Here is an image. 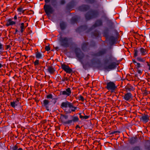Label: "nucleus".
Returning a JSON list of instances; mask_svg holds the SVG:
<instances>
[{"mask_svg":"<svg viewBox=\"0 0 150 150\" xmlns=\"http://www.w3.org/2000/svg\"><path fill=\"white\" fill-rule=\"evenodd\" d=\"M58 98H54L52 99V102L54 105L57 102V100L58 99Z\"/></svg>","mask_w":150,"mask_h":150,"instance_id":"4c0bfd02","label":"nucleus"},{"mask_svg":"<svg viewBox=\"0 0 150 150\" xmlns=\"http://www.w3.org/2000/svg\"><path fill=\"white\" fill-rule=\"evenodd\" d=\"M87 28V26L86 25H81L78 27L76 31L77 32H79L86 30Z\"/></svg>","mask_w":150,"mask_h":150,"instance_id":"a878e982","label":"nucleus"},{"mask_svg":"<svg viewBox=\"0 0 150 150\" xmlns=\"http://www.w3.org/2000/svg\"><path fill=\"white\" fill-rule=\"evenodd\" d=\"M115 134V131H113V132H111L110 134V135H111V134Z\"/></svg>","mask_w":150,"mask_h":150,"instance_id":"e2e57ef3","label":"nucleus"},{"mask_svg":"<svg viewBox=\"0 0 150 150\" xmlns=\"http://www.w3.org/2000/svg\"><path fill=\"white\" fill-rule=\"evenodd\" d=\"M58 40L60 45L65 48L76 45L73 42L72 38H71L63 37L62 35H61Z\"/></svg>","mask_w":150,"mask_h":150,"instance_id":"f03ea898","label":"nucleus"},{"mask_svg":"<svg viewBox=\"0 0 150 150\" xmlns=\"http://www.w3.org/2000/svg\"><path fill=\"white\" fill-rule=\"evenodd\" d=\"M149 117L147 115L144 114L140 118V121L146 123L149 120Z\"/></svg>","mask_w":150,"mask_h":150,"instance_id":"6ab92c4d","label":"nucleus"},{"mask_svg":"<svg viewBox=\"0 0 150 150\" xmlns=\"http://www.w3.org/2000/svg\"><path fill=\"white\" fill-rule=\"evenodd\" d=\"M117 64L115 62H111L108 66L104 67L103 69L108 71L115 69L117 67Z\"/></svg>","mask_w":150,"mask_h":150,"instance_id":"ddd939ff","label":"nucleus"},{"mask_svg":"<svg viewBox=\"0 0 150 150\" xmlns=\"http://www.w3.org/2000/svg\"><path fill=\"white\" fill-rule=\"evenodd\" d=\"M132 62L135 65L137 63L134 59H132Z\"/></svg>","mask_w":150,"mask_h":150,"instance_id":"5fc2aeb1","label":"nucleus"},{"mask_svg":"<svg viewBox=\"0 0 150 150\" xmlns=\"http://www.w3.org/2000/svg\"><path fill=\"white\" fill-rule=\"evenodd\" d=\"M123 99L127 101H129L131 100L133 98V96L132 94L129 92L127 93H125L124 95L122 96Z\"/></svg>","mask_w":150,"mask_h":150,"instance_id":"dca6fc26","label":"nucleus"},{"mask_svg":"<svg viewBox=\"0 0 150 150\" xmlns=\"http://www.w3.org/2000/svg\"><path fill=\"white\" fill-rule=\"evenodd\" d=\"M86 1L90 4H93L96 2V0H86Z\"/></svg>","mask_w":150,"mask_h":150,"instance_id":"37998d69","label":"nucleus"},{"mask_svg":"<svg viewBox=\"0 0 150 150\" xmlns=\"http://www.w3.org/2000/svg\"><path fill=\"white\" fill-rule=\"evenodd\" d=\"M19 25H20V31L21 33H23L25 30L26 27L24 26V23H21L20 24H19Z\"/></svg>","mask_w":150,"mask_h":150,"instance_id":"473e14b6","label":"nucleus"},{"mask_svg":"<svg viewBox=\"0 0 150 150\" xmlns=\"http://www.w3.org/2000/svg\"><path fill=\"white\" fill-rule=\"evenodd\" d=\"M83 116L81 115L80 116H79V117L81 119H83Z\"/></svg>","mask_w":150,"mask_h":150,"instance_id":"338daca9","label":"nucleus"},{"mask_svg":"<svg viewBox=\"0 0 150 150\" xmlns=\"http://www.w3.org/2000/svg\"><path fill=\"white\" fill-rule=\"evenodd\" d=\"M42 106L45 108L47 111L50 110L51 104L49 100L46 99H44L43 100L42 103Z\"/></svg>","mask_w":150,"mask_h":150,"instance_id":"9b49d317","label":"nucleus"},{"mask_svg":"<svg viewBox=\"0 0 150 150\" xmlns=\"http://www.w3.org/2000/svg\"><path fill=\"white\" fill-rule=\"evenodd\" d=\"M20 99V98H17L15 100L11 102H10V106L15 109H16V108H17V107H19V110H23V109L22 108V106H21V103L19 102Z\"/></svg>","mask_w":150,"mask_h":150,"instance_id":"6e6552de","label":"nucleus"},{"mask_svg":"<svg viewBox=\"0 0 150 150\" xmlns=\"http://www.w3.org/2000/svg\"><path fill=\"white\" fill-rule=\"evenodd\" d=\"M18 32V30L17 29H15V32L14 33V34H16Z\"/></svg>","mask_w":150,"mask_h":150,"instance_id":"052dcab7","label":"nucleus"},{"mask_svg":"<svg viewBox=\"0 0 150 150\" xmlns=\"http://www.w3.org/2000/svg\"><path fill=\"white\" fill-rule=\"evenodd\" d=\"M107 50L105 48H102L98 50L97 52L93 53L92 55L94 57H100L106 54Z\"/></svg>","mask_w":150,"mask_h":150,"instance_id":"f8f14e48","label":"nucleus"},{"mask_svg":"<svg viewBox=\"0 0 150 150\" xmlns=\"http://www.w3.org/2000/svg\"><path fill=\"white\" fill-rule=\"evenodd\" d=\"M67 25L64 22H62L60 23V27L61 30H63L66 28Z\"/></svg>","mask_w":150,"mask_h":150,"instance_id":"c756f323","label":"nucleus"},{"mask_svg":"<svg viewBox=\"0 0 150 150\" xmlns=\"http://www.w3.org/2000/svg\"><path fill=\"white\" fill-rule=\"evenodd\" d=\"M10 150H24L22 148L20 147L19 144L17 143L15 145H11L10 146Z\"/></svg>","mask_w":150,"mask_h":150,"instance_id":"412c9836","label":"nucleus"},{"mask_svg":"<svg viewBox=\"0 0 150 150\" xmlns=\"http://www.w3.org/2000/svg\"><path fill=\"white\" fill-rule=\"evenodd\" d=\"M108 59L105 58L103 59V62L105 64H107L109 62H111L115 60V59L113 57L111 53L109 54L108 55Z\"/></svg>","mask_w":150,"mask_h":150,"instance_id":"f3484780","label":"nucleus"},{"mask_svg":"<svg viewBox=\"0 0 150 150\" xmlns=\"http://www.w3.org/2000/svg\"><path fill=\"white\" fill-rule=\"evenodd\" d=\"M47 71L51 74H53L55 71L54 68L52 66H49L47 69Z\"/></svg>","mask_w":150,"mask_h":150,"instance_id":"cd10ccee","label":"nucleus"},{"mask_svg":"<svg viewBox=\"0 0 150 150\" xmlns=\"http://www.w3.org/2000/svg\"><path fill=\"white\" fill-rule=\"evenodd\" d=\"M60 107L64 110V113L66 114L75 112L77 109V107L74 106V103L68 101L62 102L61 104Z\"/></svg>","mask_w":150,"mask_h":150,"instance_id":"f257e3e1","label":"nucleus"},{"mask_svg":"<svg viewBox=\"0 0 150 150\" xmlns=\"http://www.w3.org/2000/svg\"><path fill=\"white\" fill-rule=\"evenodd\" d=\"M45 49L46 51H50V47H49V45L46 46L45 47Z\"/></svg>","mask_w":150,"mask_h":150,"instance_id":"de8ad7c7","label":"nucleus"},{"mask_svg":"<svg viewBox=\"0 0 150 150\" xmlns=\"http://www.w3.org/2000/svg\"><path fill=\"white\" fill-rule=\"evenodd\" d=\"M125 89L126 92H127L128 91H133L135 90L134 88L131 84L129 83H128L125 86Z\"/></svg>","mask_w":150,"mask_h":150,"instance_id":"b1692460","label":"nucleus"},{"mask_svg":"<svg viewBox=\"0 0 150 150\" xmlns=\"http://www.w3.org/2000/svg\"><path fill=\"white\" fill-rule=\"evenodd\" d=\"M115 133H120V132L119 131H115Z\"/></svg>","mask_w":150,"mask_h":150,"instance_id":"69168bd1","label":"nucleus"},{"mask_svg":"<svg viewBox=\"0 0 150 150\" xmlns=\"http://www.w3.org/2000/svg\"><path fill=\"white\" fill-rule=\"evenodd\" d=\"M137 57L136 59L138 61L143 63H144L145 62V57H141L139 56Z\"/></svg>","mask_w":150,"mask_h":150,"instance_id":"2f4dec72","label":"nucleus"},{"mask_svg":"<svg viewBox=\"0 0 150 150\" xmlns=\"http://www.w3.org/2000/svg\"><path fill=\"white\" fill-rule=\"evenodd\" d=\"M11 47V46L9 45H7L6 46V49H8L9 48H10Z\"/></svg>","mask_w":150,"mask_h":150,"instance_id":"6e6d98bb","label":"nucleus"},{"mask_svg":"<svg viewBox=\"0 0 150 150\" xmlns=\"http://www.w3.org/2000/svg\"><path fill=\"white\" fill-rule=\"evenodd\" d=\"M108 40L109 42V44L111 46H112L116 43V39L115 37L113 36L109 37Z\"/></svg>","mask_w":150,"mask_h":150,"instance_id":"5701e85b","label":"nucleus"},{"mask_svg":"<svg viewBox=\"0 0 150 150\" xmlns=\"http://www.w3.org/2000/svg\"><path fill=\"white\" fill-rule=\"evenodd\" d=\"M146 149L147 150H150V145L147 147L146 148Z\"/></svg>","mask_w":150,"mask_h":150,"instance_id":"680f3d73","label":"nucleus"},{"mask_svg":"<svg viewBox=\"0 0 150 150\" xmlns=\"http://www.w3.org/2000/svg\"><path fill=\"white\" fill-rule=\"evenodd\" d=\"M78 99L79 100H81L82 102H83L84 101V98L83 97L80 95V96H79L78 97Z\"/></svg>","mask_w":150,"mask_h":150,"instance_id":"58836bf2","label":"nucleus"},{"mask_svg":"<svg viewBox=\"0 0 150 150\" xmlns=\"http://www.w3.org/2000/svg\"><path fill=\"white\" fill-rule=\"evenodd\" d=\"M144 94H145V95H147L148 94V93L147 92L146 89H145L144 91Z\"/></svg>","mask_w":150,"mask_h":150,"instance_id":"13d9d810","label":"nucleus"},{"mask_svg":"<svg viewBox=\"0 0 150 150\" xmlns=\"http://www.w3.org/2000/svg\"><path fill=\"white\" fill-rule=\"evenodd\" d=\"M17 15H16V14L14 17V19L15 20H16L17 19Z\"/></svg>","mask_w":150,"mask_h":150,"instance_id":"bf43d9fd","label":"nucleus"},{"mask_svg":"<svg viewBox=\"0 0 150 150\" xmlns=\"http://www.w3.org/2000/svg\"><path fill=\"white\" fill-rule=\"evenodd\" d=\"M51 1V2L52 5L55 7L57 5V0H45V2L46 3H48L50 2Z\"/></svg>","mask_w":150,"mask_h":150,"instance_id":"bb28decb","label":"nucleus"},{"mask_svg":"<svg viewBox=\"0 0 150 150\" xmlns=\"http://www.w3.org/2000/svg\"><path fill=\"white\" fill-rule=\"evenodd\" d=\"M75 53L76 57L79 59V61H82V59L84 57V54L82 52L80 49L78 48H76L74 50Z\"/></svg>","mask_w":150,"mask_h":150,"instance_id":"9d476101","label":"nucleus"},{"mask_svg":"<svg viewBox=\"0 0 150 150\" xmlns=\"http://www.w3.org/2000/svg\"><path fill=\"white\" fill-rule=\"evenodd\" d=\"M4 50L3 45H2L0 42V51H2Z\"/></svg>","mask_w":150,"mask_h":150,"instance_id":"a18cd8bd","label":"nucleus"},{"mask_svg":"<svg viewBox=\"0 0 150 150\" xmlns=\"http://www.w3.org/2000/svg\"><path fill=\"white\" fill-rule=\"evenodd\" d=\"M99 16V11L98 10H91L85 14V17L87 20L96 18Z\"/></svg>","mask_w":150,"mask_h":150,"instance_id":"39448f33","label":"nucleus"},{"mask_svg":"<svg viewBox=\"0 0 150 150\" xmlns=\"http://www.w3.org/2000/svg\"><path fill=\"white\" fill-rule=\"evenodd\" d=\"M146 63L147 66L149 67L148 69L150 70V62H146Z\"/></svg>","mask_w":150,"mask_h":150,"instance_id":"09e8293b","label":"nucleus"},{"mask_svg":"<svg viewBox=\"0 0 150 150\" xmlns=\"http://www.w3.org/2000/svg\"><path fill=\"white\" fill-rule=\"evenodd\" d=\"M136 68L137 69H139V68H140L141 66V64L139 62H137L135 64Z\"/></svg>","mask_w":150,"mask_h":150,"instance_id":"a19ab883","label":"nucleus"},{"mask_svg":"<svg viewBox=\"0 0 150 150\" xmlns=\"http://www.w3.org/2000/svg\"><path fill=\"white\" fill-rule=\"evenodd\" d=\"M71 117L72 118V120H69L67 121H65V120L67 119L68 118V116L67 115L61 114L60 117V119L62 122L65 125L70 126L71 124L73 122H76L79 121V119L77 116L71 115Z\"/></svg>","mask_w":150,"mask_h":150,"instance_id":"7ed1b4c3","label":"nucleus"},{"mask_svg":"<svg viewBox=\"0 0 150 150\" xmlns=\"http://www.w3.org/2000/svg\"><path fill=\"white\" fill-rule=\"evenodd\" d=\"M6 22L5 25L7 27H8L10 25H16V21H12L11 18H9L6 21Z\"/></svg>","mask_w":150,"mask_h":150,"instance_id":"393cba45","label":"nucleus"},{"mask_svg":"<svg viewBox=\"0 0 150 150\" xmlns=\"http://www.w3.org/2000/svg\"><path fill=\"white\" fill-rule=\"evenodd\" d=\"M96 45L95 42L93 41H92L91 42L90 46L91 47H94Z\"/></svg>","mask_w":150,"mask_h":150,"instance_id":"c03bdc74","label":"nucleus"},{"mask_svg":"<svg viewBox=\"0 0 150 150\" xmlns=\"http://www.w3.org/2000/svg\"><path fill=\"white\" fill-rule=\"evenodd\" d=\"M137 138L136 137H132L128 141L131 144H133L135 143L137 141Z\"/></svg>","mask_w":150,"mask_h":150,"instance_id":"c85d7f7f","label":"nucleus"},{"mask_svg":"<svg viewBox=\"0 0 150 150\" xmlns=\"http://www.w3.org/2000/svg\"><path fill=\"white\" fill-rule=\"evenodd\" d=\"M92 35L96 37H98L99 35V33L98 31L97 30H95L92 33Z\"/></svg>","mask_w":150,"mask_h":150,"instance_id":"f704fd0d","label":"nucleus"},{"mask_svg":"<svg viewBox=\"0 0 150 150\" xmlns=\"http://www.w3.org/2000/svg\"><path fill=\"white\" fill-rule=\"evenodd\" d=\"M61 67L67 73L70 74L72 72V69L70 68L68 66L64 64H61Z\"/></svg>","mask_w":150,"mask_h":150,"instance_id":"2eb2a0df","label":"nucleus"},{"mask_svg":"<svg viewBox=\"0 0 150 150\" xmlns=\"http://www.w3.org/2000/svg\"><path fill=\"white\" fill-rule=\"evenodd\" d=\"M88 45V42H85L83 43L81 46V49L83 51L86 50Z\"/></svg>","mask_w":150,"mask_h":150,"instance_id":"7c9ffc66","label":"nucleus"},{"mask_svg":"<svg viewBox=\"0 0 150 150\" xmlns=\"http://www.w3.org/2000/svg\"><path fill=\"white\" fill-rule=\"evenodd\" d=\"M39 64V60H36L34 62V64L35 66H36L38 65Z\"/></svg>","mask_w":150,"mask_h":150,"instance_id":"49530a36","label":"nucleus"},{"mask_svg":"<svg viewBox=\"0 0 150 150\" xmlns=\"http://www.w3.org/2000/svg\"><path fill=\"white\" fill-rule=\"evenodd\" d=\"M76 1L74 0H72L67 5V9L69 10L71 9L76 4Z\"/></svg>","mask_w":150,"mask_h":150,"instance_id":"aec40b11","label":"nucleus"},{"mask_svg":"<svg viewBox=\"0 0 150 150\" xmlns=\"http://www.w3.org/2000/svg\"><path fill=\"white\" fill-rule=\"evenodd\" d=\"M90 6L87 5H83L79 7V10L82 11H86L89 9Z\"/></svg>","mask_w":150,"mask_h":150,"instance_id":"4be33fe9","label":"nucleus"},{"mask_svg":"<svg viewBox=\"0 0 150 150\" xmlns=\"http://www.w3.org/2000/svg\"><path fill=\"white\" fill-rule=\"evenodd\" d=\"M38 51L35 53L36 58L37 59L41 58L42 57V54L38 52Z\"/></svg>","mask_w":150,"mask_h":150,"instance_id":"72a5a7b5","label":"nucleus"},{"mask_svg":"<svg viewBox=\"0 0 150 150\" xmlns=\"http://www.w3.org/2000/svg\"><path fill=\"white\" fill-rule=\"evenodd\" d=\"M76 129H77V128H79V129H80L81 127H80L78 125H77L76 126Z\"/></svg>","mask_w":150,"mask_h":150,"instance_id":"4d7b16f0","label":"nucleus"},{"mask_svg":"<svg viewBox=\"0 0 150 150\" xmlns=\"http://www.w3.org/2000/svg\"><path fill=\"white\" fill-rule=\"evenodd\" d=\"M148 50L143 47H141L138 49H134L133 51L134 57L136 58L140 55L145 56L148 54Z\"/></svg>","mask_w":150,"mask_h":150,"instance_id":"423d86ee","label":"nucleus"},{"mask_svg":"<svg viewBox=\"0 0 150 150\" xmlns=\"http://www.w3.org/2000/svg\"><path fill=\"white\" fill-rule=\"evenodd\" d=\"M17 10L18 12H20V14H21V13L23 14H24L25 11V10H23V8L21 7L18 8L17 9Z\"/></svg>","mask_w":150,"mask_h":150,"instance_id":"e433bc0d","label":"nucleus"},{"mask_svg":"<svg viewBox=\"0 0 150 150\" xmlns=\"http://www.w3.org/2000/svg\"><path fill=\"white\" fill-rule=\"evenodd\" d=\"M133 150H140V149L138 146H135L133 148Z\"/></svg>","mask_w":150,"mask_h":150,"instance_id":"3c124183","label":"nucleus"},{"mask_svg":"<svg viewBox=\"0 0 150 150\" xmlns=\"http://www.w3.org/2000/svg\"><path fill=\"white\" fill-rule=\"evenodd\" d=\"M65 3V0H61L60 1V4L62 5L64 4Z\"/></svg>","mask_w":150,"mask_h":150,"instance_id":"8fccbe9b","label":"nucleus"},{"mask_svg":"<svg viewBox=\"0 0 150 150\" xmlns=\"http://www.w3.org/2000/svg\"><path fill=\"white\" fill-rule=\"evenodd\" d=\"M77 21V19L75 17H73L71 20V22L72 23L74 24L76 23Z\"/></svg>","mask_w":150,"mask_h":150,"instance_id":"c9c22d12","label":"nucleus"},{"mask_svg":"<svg viewBox=\"0 0 150 150\" xmlns=\"http://www.w3.org/2000/svg\"><path fill=\"white\" fill-rule=\"evenodd\" d=\"M65 75H66V74H65L64 75V76L63 77V78L62 79V81H68V80L69 79L67 77H65Z\"/></svg>","mask_w":150,"mask_h":150,"instance_id":"79ce46f5","label":"nucleus"},{"mask_svg":"<svg viewBox=\"0 0 150 150\" xmlns=\"http://www.w3.org/2000/svg\"><path fill=\"white\" fill-rule=\"evenodd\" d=\"M46 98L49 99H52L53 98V96L52 94L50 93L47 95L46 96Z\"/></svg>","mask_w":150,"mask_h":150,"instance_id":"ea45409f","label":"nucleus"},{"mask_svg":"<svg viewBox=\"0 0 150 150\" xmlns=\"http://www.w3.org/2000/svg\"><path fill=\"white\" fill-rule=\"evenodd\" d=\"M89 117H90L89 116L85 115V116H83V119H88Z\"/></svg>","mask_w":150,"mask_h":150,"instance_id":"603ef678","label":"nucleus"},{"mask_svg":"<svg viewBox=\"0 0 150 150\" xmlns=\"http://www.w3.org/2000/svg\"><path fill=\"white\" fill-rule=\"evenodd\" d=\"M71 93V90L70 88H67L65 90L61 91L59 93L60 95L66 96L67 97L70 96Z\"/></svg>","mask_w":150,"mask_h":150,"instance_id":"4468645a","label":"nucleus"},{"mask_svg":"<svg viewBox=\"0 0 150 150\" xmlns=\"http://www.w3.org/2000/svg\"><path fill=\"white\" fill-rule=\"evenodd\" d=\"M86 62L84 63L82 61H80L81 64L82 65L83 68L85 70L87 69L88 68L93 67L95 62L93 59L90 61L88 60L90 57V56L88 55H86L85 56Z\"/></svg>","mask_w":150,"mask_h":150,"instance_id":"20e7f679","label":"nucleus"},{"mask_svg":"<svg viewBox=\"0 0 150 150\" xmlns=\"http://www.w3.org/2000/svg\"><path fill=\"white\" fill-rule=\"evenodd\" d=\"M44 9L48 16L53 13V9L50 5L45 4L44 6Z\"/></svg>","mask_w":150,"mask_h":150,"instance_id":"1a4fd4ad","label":"nucleus"},{"mask_svg":"<svg viewBox=\"0 0 150 150\" xmlns=\"http://www.w3.org/2000/svg\"><path fill=\"white\" fill-rule=\"evenodd\" d=\"M3 67L1 63H0V68H1Z\"/></svg>","mask_w":150,"mask_h":150,"instance_id":"774afa93","label":"nucleus"},{"mask_svg":"<svg viewBox=\"0 0 150 150\" xmlns=\"http://www.w3.org/2000/svg\"><path fill=\"white\" fill-rule=\"evenodd\" d=\"M137 72H138V73L139 74H142V71H141V70H139L138 69L137 70Z\"/></svg>","mask_w":150,"mask_h":150,"instance_id":"864d4df0","label":"nucleus"},{"mask_svg":"<svg viewBox=\"0 0 150 150\" xmlns=\"http://www.w3.org/2000/svg\"><path fill=\"white\" fill-rule=\"evenodd\" d=\"M106 85L105 88L109 91H110L111 93L114 92L117 88V86H116L115 83L112 81H110L109 82L107 83Z\"/></svg>","mask_w":150,"mask_h":150,"instance_id":"0eeeda50","label":"nucleus"},{"mask_svg":"<svg viewBox=\"0 0 150 150\" xmlns=\"http://www.w3.org/2000/svg\"><path fill=\"white\" fill-rule=\"evenodd\" d=\"M103 25V22L101 20L99 19L96 20L95 23L90 28V30H92L93 28L98 26H101Z\"/></svg>","mask_w":150,"mask_h":150,"instance_id":"a211bd4d","label":"nucleus"},{"mask_svg":"<svg viewBox=\"0 0 150 150\" xmlns=\"http://www.w3.org/2000/svg\"><path fill=\"white\" fill-rule=\"evenodd\" d=\"M104 34L105 36H107L108 34L107 33L105 32H104Z\"/></svg>","mask_w":150,"mask_h":150,"instance_id":"0e129e2a","label":"nucleus"}]
</instances>
